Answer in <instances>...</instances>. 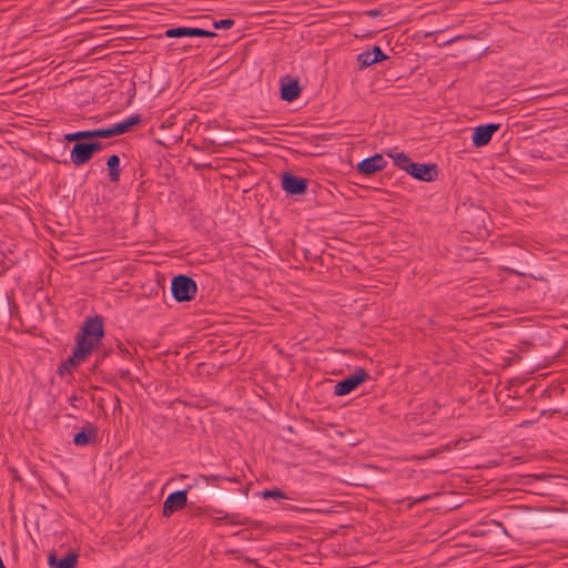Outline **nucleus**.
<instances>
[{
  "label": "nucleus",
  "mask_w": 568,
  "mask_h": 568,
  "mask_svg": "<svg viewBox=\"0 0 568 568\" xmlns=\"http://www.w3.org/2000/svg\"><path fill=\"white\" fill-rule=\"evenodd\" d=\"M103 336L102 321L99 317L87 320L77 336V345L73 352L84 362L85 358L99 347Z\"/></svg>",
  "instance_id": "obj_1"
},
{
  "label": "nucleus",
  "mask_w": 568,
  "mask_h": 568,
  "mask_svg": "<svg viewBox=\"0 0 568 568\" xmlns=\"http://www.w3.org/2000/svg\"><path fill=\"white\" fill-rule=\"evenodd\" d=\"M171 292L175 301L190 302L197 292L196 283L186 275H178L172 280Z\"/></svg>",
  "instance_id": "obj_2"
},
{
  "label": "nucleus",
  "mask_w": 568,
  "mask_h": 568,
  "mask_svg": "<svg viewBox=\"0 0 568 568\" xmlns=\"http://www.w3.org/2000/svg\"><path fill=\"white\" fill-rule=\"evenodd\" d=\"M102 149L101 142L77 143L70 153L71 162L75 166L84 165L92 159L94 153L100 152Z\"/></svg>",
  "instance_id": "obj_3"
},
{
  "label": "nucleus",
  "mask_w": 568,
  "mask_h": 568,
  "mask_svg": "<svg viewBox=\"0 0 568 568\" xmlns=\"http://www.w3.org/2000/svg\"><path fill=\"white\" fill-rule=\"evenodd\" d=\"M368 377V374L363 368H356L355 373L339 381L334 386L335 396H345L357 388Z\"/></svg>",
  "instance_id": "obj_4"
},
{
  "label": "nucleus",
  "mask_w": 568,
  "mask_h": 568,
  "mask_svg": "<svg viewBox=\"0 0 568 568\" xmlns=\"http://www.w3.org/2000/svg\"><path fill=\"white\" fill-rule=\"evenodd\" d=\"M187 503V489L176 490L170 494L163 504V516L170 517L175 511L183 509Z\"/></svg>",
  "instance_id": "obj_5"
},
{
  "label": "nucleus",
  "mask_w": 568,
  "mask_h": 568,
  "mask_svg": "<svg viewBox=\"0 0 568 568\" xmlns=\"http://www.w3.org/2000/svg\"><path fill=\"white\" fill-rule=\"evenodd\" d=\"M386 165L387 162L382 154H374L373 156L362 160L356 165V170L364 176H371L376 172L384 170Z\"/></svg>",
  "instance_id": "obj_6"
},
{
  "label": "nucleus",
  "mask_w": 568,
  "mask_h": 568,
  "mask_svg": "<svg viewBox=\"0 0 568 568\" xmlns=\"http://www.w3.org/2000/svg\"><path fill=\"white\" fill-rule=\"evenodd\" d=\"M282 189L291 195L304 194L307 189V181L291 173L282 175Z\"/></svg>",
  "instance_id": "obj_7"
},
{
  "label": "nucleus",
  "mask_w": 568,
  "mask_h": 568,
  "mask_svg": "<svg viewBox=\"0 0 568 568\" xmlns=\"http://www.w3.org/2000/svg\"><path fill=\"white\" fill-rule=\"evenodd\" d=\"M499 126L500 124L489 123L475 128L471 136L473 144L477 148L487 145L493 134L499 130Z\"/></svg>",
  "instance_id": "obj_8"
},
{
  "label": "nucleus",
  "mask_w": 568,
  "mask_h": 568,
  "mask_svg": "<svg viewBox=\"0 0 568 568\" xmlns=\"http://www.w3.org/2000/svg\"><path fill=\"white\" fill-rule=\"evenodd\" d=\"M215 32L204 30L201 28H186V27H179V28H171L165 31V37L168 38H181V37H206L212 38L215 37Z\"/></svg>",
  "instance_id": "obj_9"
},
{
  "label": "nucleus",
  "mask_w": 568,
  "mask_h": 568,
  "mask_svg": "<svg viewBox=\"0 0 568 568\" xmlns=\"http://www.w3.org/2000/svg\"><path fill=\"white\" fill-rule=\"evenodd\" d=\"M408 174H410L414 179L430 182L437 175V166L436 164H420L414 162L408 171Z\"/></svg>",
  "instance_id": "obj_10"
},
{
  "label": "nucleus",
  "mask_w": 568,
  "mask_h": 568,
  "mask_svg": "<svg viewBox=\"0 0 568 568\" xmlns=\"http://www.w3.org/2000/svg\"><path fill=\"white\" fill-rule=\"evenodd\" d=\"M141 121L140 114H132L123 121L106 128L109 139L129 132L134 125L140 124Z\"/></svg>",
  "instance_id": "obj_11"
},
{
  "label": "nucleus",
  "mask_w": 568,
  "mask_h": 568,
  "mask_svg": "<svg viewBox=\"0 0 568 568\" xmlns=\"http://www.w3.org/2000/svg\"><path fill=\"white\" fill-rule=\"evenodd\" d=\"M388 57L382 51L378 45L373 47L372 50L364 51L358 54L357 61L359 69L373 65L376 62L386 60Z\"/></svg>",
  "instance_id": "obj_12"
},
{
  "label": "nucleus",
  "mask_w": 568,
  "mask_h": 568,
  "mask_svg": "<svg viewBox=\"0 0 568 568\" xmlns=\"http://www.w3.org/2000/svg\"><path fill=\"white\" fill-rule=\"evenodd\" d=\"M94 138L109 139L106 128L105 129L78 131V132L68 133L64 135V139L70 142L81 141V140H90V139H94Z\"/></svg>",
  "instance_id": "obj_13"
},
{
  "label": "nucleus",
  "mask_w": 568,
  "mask_h": 568,
  "mask_svg": "<svg viewBox=\"0 0 568 568\" xmlns=\"http://www.w3.org/2000/svg\"><path fill=\"white\" fill-rule=\"evenodd\" d=\"M301 94V87L297 80L288 79L286 82H282L281 98L284 101H294Z\"/></svg>",
  "instance_id": "obj_14"
},
{
  "label": "nucleus",
  "mask_w": 568,
  "mask_h": 568,
  "mask_svg": "<svg viewBox=\"0 0 568 568\" xmlns=\"http://www.w3.org/2000/svg\"><path fill=\"white\" fill-rule=\"evenodd\" d=\"M78 562V555L75 552H68L62 559L58 560L54 555H50L48 564L50 567L55 568H75Z\"/></svg>",
  "instance_id": "obj_15"
},
{
  "label": "nucleus",
  "mask_w": 568,
  "mask_h": 568,
  "mask_svg": "<svg viewBox=\"0 0 568 568\" xmlns=\"http://www.w3.org/2000/svg\"><path fill=\"white\" fill-rule=\"evenodd\" d=\"M97 439V430L93 426H87L73 436L77 446H87Z\"/></svg>",
  "instance_id": "obj_16"
},
{
  "label": "nucleus",
  "mask_w": 568,
  "mask_h": 568,
  "mask_svg": "<svg viewBox=\"0 0 568 568\" xmlns=\"http://www.w3.org/2000/svg\"><path fill=\"white\" fill-rule=\"evenodd\" d=\"M387 155L393 160L394 164L400 170L408 173L413 161L404 152H388Z\"/></svg>",
  "instance_id": "obj_17"
},
{
  "label": "nucleus",
  "mask_w": 568,
  "mask_h": 568,
  "mask_svg": "<svg viewBox=\"0 0 568 568\" xmlns=\"http://www.w3.org/2000/svg\"><path fill=\"white\" fill-rule=\"evenodd\" d=\"M83 363V361L74 352H72V355L68 357L65 361H63L59 368L58 373L63 376L65 374H70L74 367Z\"/></svg>",
  "instance_id": "obj_18"
},
{
  "label": "nucleus",
  "mask_w": 568,
  "mask_h": 568,
  "mask_svg": "<svg viewBox=\"0 0 568 568\" xmlns=\"http://www.w3.org/2000/svg\"><path fill=\"white\" fill-rule=\"evenodd\" d=\"M109 176L112 182H118L120 179V158L116 154L108 159Z\"/></svg>",
  "instance_id": "obj_19"
},
{
  "label": "nucleus",
  "mask_w": 568,
  "mask_h": 568,
  "mask_svg": "<svg viewBox=\"0 0 568 568\" xmlns=\"http://www.w3.org/2000/svg\"><path fill=\"white\" fill-rule=\"evenodd\" d=\"M262 497L264 499H285L287 498L283 490L280 488L265 489L262 491Z\"/></svg>",
  "instance_id": "obj_20"
},
{
  "label": "nucleus",
  "mask_w": 568,
  "mask_h": 568,
  "mask_svg": "<svg viewBox=\"0 0 568 568\" xmlns=\"http://www.w3.org/2000/svg\"><path fill=\"white\" fill-rule=\"evenodd\" d=\"M235 24L234 20L232 19H222L213 22V27L215 29H231Z\"/></svg>",
  "instance_id": "obj_21"
},
{
  "label": "nucleus",
  "mask_w": 568,
  "mask_h": 568,
  "mask_svg": "<svg viewBox=\"0 0 568 568\" xmlns=\"http://www.w3.org/2000/svg\"><path fill=\"white\" fill-rule=\"evenodd\" d=\"M230 518H231V523L240 524V525H245L248 521L247 518H240L239 515H231Z\"/></svg>",
  "instance_id": "obj_22"
},
{
  "label": "nucleus",
  "mask_w": 568,
  "mask_h": 568,
  "mask_svg": "<svg viewBox=\"0 0 568 568\" xmlns=\"http://www.w3.org/2000/svg\"><path fill=\"white\" fill-rule=\"evenodd\" d=\"M427 498H428L427 496H422V497L417 498V499L414 501V504H415V503H419V501H424V500H426ZM410 505H413V503H410Z\"/></svg>",
  "instance_id": "obj_23"
},
{
  "label": "nucleus",
  "mask_w": 568,
  "mask_h": 568,
  "mask_svg": "<svg viewBox=\"0 0 568 568\" xmlns=\"http://www.w3.org/2000/svg\"><path fill=\"white\" fill-rule=\"evenodd\" d=\"M456 39H457V38H455V39H450V40H448L446 43H447V44H448V43H452V42H454Z\"/></svg>",
  "instance_id": "obj_24"
}]
</instances>
